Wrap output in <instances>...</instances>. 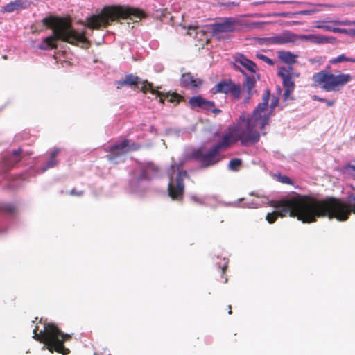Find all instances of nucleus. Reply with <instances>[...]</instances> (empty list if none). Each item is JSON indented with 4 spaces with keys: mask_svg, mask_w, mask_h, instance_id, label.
<instances>
[{
    "mask_svg": "<svg viewBox=\"0 0 355 355\" xmlns=\"http://www.w3.org/2000/svg\"><path fill=\"white\" fill-rule=\"evenodd\" d=\"M313 98L314 100H316V101H321V102H324L325 101L324 98H320V97H319L318 96H313Z\"/></svg>",
    "mask_w": 355,
    "mask_h": 355,
    "instance_id": "obj_41",
    "label": "nucleus"
},
{
    "mask_svg": "<svg viewBox=\"0 0 355 355\" xmlns=\"http://www.w3.org/2000/svg\"><path fill=\"white\" fill-rule=\"evenodd\" d=\"M241 164L240 159H233L229 163V168L232 171H237Z\"/></svg>",
    "mask_w": 355,
    "mask_h": 355,
    "instance_id": "obj_29",
    "label": "nucleus"
},
{
    "mask_svg": "<svg viewBox=\"0 0 355 355\" xmlns=\"http://www.w3.org/2000/svg\"><path fill=\"white\" fill-rule=\"evenodd\" d=\"M30 4L31 2L28 0H15L1 7L0 8V12L3 13H10L15 11H19L27 8Z\"/></svg>",
    "mask_w": 355,
    "mask_h": 355,
    "instance_id": "obj_13",
    "label": "nucleus"
},
{
    "mask_svg": "<svg viewBox=\"0 0 355 355\" xmlns=\"http://www.w3.org/2000/svg\"><path fill=\"white\" fill-rule=\"evenodd\" d=\"M241 26V21L234 17H225L221 21L210 26L213 37L218 40L224 37L223 33L239 31Z\"/></svg>",
    "mask_w": 355,
    "mask_h": 355,
    "instance_id": "obj_10",
    "label": "nucleus"
},
{
    "mask_svg": "<svg viewBox=\"0 0 355 355\" xmlns=\"http://www.w3.org/2000/svg\"><path fill=\"white\" fill-rule=\"evenodd\" d=\"M191 31L195 32V34H196L195 37H196L197 35L199 33H201L202 35H203L205 33V31L203 30H202L200 28H199L198 26H190L189 28L188 34L190 35H192L193 33Z\"/></svg>",
    "mask_w": 355,
    "mask_h": 355,
    "instance_id": "obj_31",
    "label": "nucleus"
},
{
    "mask_svg": "<svg viewBox=\"0 0 355 355\" xmlns=\"http://www.w3.org/2000/svg\"><path fill=\"white\" fill-rule=\"evenodd\" d=\"M232 85L233 83L232 82H220L216 85V89L214 92H213V93H223L227 94H229V92Z\"/></svg>",
    "mask_w": 355,
    "mask_h": 355,
    "instance_id": "obj_24",
    "label": "nucleus"
},
{
    "mask_svg": "<svg viewBox=\"0 0 355 355\" xmlns=\"http://www.w3.org/2000/svg\"><path fill=\"white\" fill-rule=\"evenodd\" d=\"M270 92L266 89L262 97V102L259 103L254 110L251 116L243 113L236 121V124L242 130V139L244 141H251L253 144L258 142L260 135H265V126L268 123L270 118L277 106L279 98L272 96L270 105H268Z\"/></svg>",
    "mask_w": 355,
    "mask_h": 355,
    "instance_id": "obj_2",
    "label": "nucleus"
},
{
    "mask_svg": "<svg viewBox=\"0 0 355 355\" xmlns=\"http://www.w3.org/2000/svg\"><path fill=\"white\" fill-rule=\"evenodd\" d=\"M257 58H259L260 60L264 61L266 63L268 64L269 65H273L274 64V62L272 59L269 58L268 57H267L266 55H263V54H257Z\"/></svg>",
    "mask_w": 355,
    "mask_h": 355,
    "instance_id": "obj_34",
    "label": "nucleus"
},
{
    "mask_svg": "<svg viewBox=\"0 0 355 355\" xmlns=\"http://www.w3.org/2000/svg\"><path fill=\"white\" fill-rule=\"evenodd\" d=\"M264 3H266L265 1H255V2H253L252 4L257 6V5H262V4H264Z\"/></svg>",
    "mask_w": 355,
    "mask_h": 355,
    "instance_id": "obj_44",
    "label": "nucleus"
},
{
    "mask_svg": "<svg viewBox=\"0 0 355 355\" xmlns=\"http://www.w3.org/2000/svg\"><path fill=\"white\" fill-rule=\"evenodd\" d=\"M297 38L318 44L334 43L336 41V39L334 37H327L319 34L297 35Z\"/></svg>",
    "mask_w": 355,
    "mask_h": 355,
    "instance_id": "obj_14",
    "label": "nucleus"
},
{
    "mask_svg": "<svg viewBox=\"0 0 355 355\" xmlns=\"http://www.w3.org/2000/svg\"><path fill=\"white\" fill-rule=\"evenodd\" d=\"M229 94H231V96L234 99H239L240 98L241 94V88L239 85L234 84L232 85L230 90L229 92Z\"/></svg>",
    "mask_w": 355,
    "mask_h": 355,
    "instance_id": "obj_27",
    "label": "nucleus"
},
{
    "mask_svg": "<svg viewBox=\"0 0 355 355\" xmlns=\"http://www.w3.org/2000/svg\"><path fill=\"white\" fill-rule=\"evenodd\" d=\"M276 209L268 213L266 217L269 223H273L278 216L287 215L297 217L303 223L315 222L318 218L328 216L338 220H346L349 214H355V196H352L348 203H345L334 198L318 199L308 196L297 195L289 198L270 202L266 197L259 201H252L245 205L248 208H257L268 205Z\"/></svg>",
    "mask_w": 355,
    "mask_h": 355,
    "instance_id": "obj_1",
    "label": "nucleus"
},
{
    "mask_svg": "<svg viewBox=\"0 0 355 355\" xmlns=\"http://www.w3.org/2000/svg\"><path fill=\"white\" fill-rule=\"evenodd\" d=\"M279 180L282 183H285V184H291V179L287 176H281L279 178Z\"/></svg>",
    "mask_w": 355,
    "mask_h": 355,
    "instance_id": "obj_37",
    "label": "nucleus"
},
{
    "mask_svg": "<svg viewBox=\"0 0 355 355\" xmlns=\"http://www.w3.org/2000/svg\"><path fill=\"white\" fill-rule=\"evenodd\" d=\"M44 25L53 29V35L44 38L38 48L47 50L55 48L58 40L77 45L88 42L85 31H78L71 26L70 20L62 17H49L42 19Z\"/></svg>",
    "mask_w": 355,
    "mask_h": 355,
    "instance_id": "obj_3",
    "label": "nucleus"
},
{
    "mask_svg": "<svg viewBox=\"0 0 355 355\" xmlns=\"http://www.w3.org/2000/svg\"><path fill=\"white\" fill-rule=\"evenodd\" d=\"M59 149L58 148H53L51 153L50 159L47 162L46 166H45L42 169V172H44L46 170H47L49 168L53 167L57 164V160L55 159L56 156L59 153Z\"/></svg>",
    "mask_w": 355,
    "mask_h": 355,
    "instance_id": "obj_25",
    "label": "nucleus"
},
{
    "mask_svg": "<svg viewBox=\"0 0 355 355\" xmlns=\"http://www.w3.org/2000/svg\"><path fill=\"white\" fill-rule=\"evenodd\" d=\"M294 78L282 79L283 86L284 87V99L286 101L295 88Z\"/></svg>",
    "mask_w": 355,
    "mask_h": 355,
    "instance_id": "obj_22",
    "label": "nucleus"
},
{
    "mask_svg": "<svg viewBox=\"0 0 355 355\" xmlns=\"http://www.w3.org/2000/svg\"><path fill=\"white\" fill-rule=\"evenodd\" d=\"M345 62H350L355 63V58L347 57V60H345Z\"/></svg>",
    "mask_w": 355,
    "mask_h": 355,
    "instance_id": "obj_45",
    "label": "nucleus"
},
{
    "mask_svg": "<svg viewBox=\"0 0 355 355\" xmlns=\"http://www.w3.org/2000/svg\"><path fill=\"white\" fill-rule=\"evenodd\" d=\"M235 65L236 67H242L250 73H255L257 69L254 62L242 54H239L236 57Z\"/></svg>",
    "mask_w": 355,
    "mask_h": 355,
    "instance_id": "obj_16",
    "label": "nucleus"
},
{
    "mask_svg": "<svg viewBox=\"0 0 355 355\" xmlns=\"http://www.w3.org/2000/svg\"><path fill=\"white\" fill-rule=\"evenodd\" d=\"M227 267V263H225V265L222 267V272H225V268Z\"/></svg>",
    "mask_w": 355,
    "mask_h": 355,
    "instance_id": "obj_47",
    "label": "nucleus"
},
{
    "mask_svg": "<svg viewBox=\"0 0 355 355\" xmlns=\"http://www.w3.org/2000/svg\"><path fill=\"white\" fill-rule=\"evenodd\" d=\"M189 103L193 109L199 107L203 110H211L214 107V102L207 101L200 95L191 98Z\"/></svg>",
    "mask_w": 355,
    "mask_h": 355,
    "instance_id": "obj_15",
    "label": "nucleus"
},
{
    "mask_svg": "<svg viewBox=\"0 0 355 355\" xmlns=\"http://www.w3.org/2000/svg\"><path fill=\"white\" fill-rule=\"evenodd\" d=\"M347 60V56H345L344 54H341L338 55V57L333 58L330 60L331 64H337L342 62H345Z\"/></svg>",
    "mask_w": 355,
    "mask_h": 355,
    "instance_id": "obj_33",
    "label": "nucleus"
},
{
    "mask_svg": "<svg viewBox=\"0 0 355 355\" xmlns=\"http://www.w3.org/2000/svg\"><path fill=\"white\" fill-rule=\"evenodd\" d=\"M242 132L243 130H240V128L235 123L229 128L228 132L223 135L220 141L214 146L207 153L204 155L202 150L198 149L193 153L192 157L198 159L205 167L212 166L220 159L218 154L220 150L225 149L238 141H240L243 146L253 144L251 141H244L242 139Z\"/></svg>",
    "mask_w": 355,
    "mask_h": 355,
    "instance_id": "obj_5",
    "label": "nucleus"
},
{
    "mask_svg": "<svg viewBox=\"0 0 355 355\" xmlns=\"http://www.w3.org/2000/svg\"><path fill=\"white\" fill-rule=\"evenodd\" d=\"M324 102H325L327 103V105L329 107L333 106L334 105V101H329V100L325 99V101Z\"/></svg>",
    "mask_w": 355,
    "mask_h": 355,
    "instance_id": "obj_39",
    "label": "nucleus"
},
{
    "mask_svg": "<svg viewBox=\"0 0 355 355\" xmlns=\"http://www.w3.org/2000/svg\"><path fill=\"white\" fill-rule=\"evenodd\" d=\"M153 170V166L149 165L144 168H142L139 173H136L135 175V179L131 181V187H133V184L139 181L150 178V171Z\"/></svg>",
    "mask_w": 355,
    "mask_h": 355,
    "instance_id": "obj_20",
    "label": "nucleus"
},
{
    "mask_svg": "<svg viewBox=\"0 0 355 355\" xmlns=\"http://www.w3.org/2000/svg\"><path fill=\"white\" fill-rule=\"evenodd\" d=\"M255 83L256 79L254 77L245 76L243 87L246 90L248 96L243 100L244 103H249L250 96L256 92V90L254 89Z\"/></svg>",
    "mask_w": 355,
    "mask_h": 355,
    "instance_id": "obj_19",
    "label": "nucleus"
},
{
    "mask_svg": "<svg viewBox=\"0 0 355 355\" xmlns=\"http://www.w3.org/2000/svg\"><path fill=\"white\" fill-rule=\"evenodd\" d=\"M169 182L168 185V196L173 200H181L184 194V180L188 178L186 171L180 170V165L172 164L168 171Z\"/></svg>",
    "mask_w": 355,
    "mask_h": 355,
    "instance_id": "obj_8",
    "label": "nucleus"
},
{
    "mask_svg": "<svg viewBox=\"0 0 355 355\" xmlns=\"http://www.w3.org/2000/svg\"><path fill=\"white\" fill-rule=\"evenodd\" d=\"M210 198V196H202L199 197L197 196H191V199L193 202H196L199 205H204L207 203V201Z\"/></svg>",
    "mask_w": 355,
    "mask_h": 355,
    "instance_id": "obj_28",
    "label": "nucleus"
},
{
    "mask_svg": "<svg viewBox=\"0 0 355 355\" xmlns=\"http://www.w3.org/2000/svg\"><path fill=\"white\" fill-rule=\"evenodd\" d=\"M344 171L346 174L355 179V165L347 164L344 167Z\"/></svg>",
    "mask_w": 355,
    "mask_h": 355,
    "instance_id": "obj_30",
    "label": "nucleus"
},
{
    "mask_svg": "<svg viewBox=\"0 0 355 355\" xmlns=\"http://www.w3.org/2000/svg\"><path fill=\"white\" fill-rule=\"evenodd\" d=\"M228 313H229V314H231L232 313V311L230 310Z\"/></svg>",
    "mask_w": 355,
    "mask_h": 355,
    "instance_id": "obj_48",
    "label": "nucleus"
},
{
    "mask_svg": "<svg viewBox=\"0 0 355 355\" xmlns=\"http://www.w3.org/2000/svg\"><path fill=\"white\" fill-rule=\"evenodd\" d=\"M295 3V4H304V5L310 6L312 7L310 9H306V10H303L296 12L297 15H313V14L320 11V10L318 8V7L328 6L327 5H324V4H312L310 3H301V2H298V1H281V2H279V3Z\"/></svg>",
    "mask_w": 355,
    "mask_h": 355,
    "instance_id": "obj_18",
    "label": "nucleus"
},
{
    "mask_svg": "<svg viewBox=\"0 0 355 355\" xmlns=\"http://www.w3.org/2000/svg\"><path fill=\"white\" fill-rule=\"evenodd\" d=\"M70 194L71 195H77V196H80L82 194V191H80V192H76L75 191V189H72L70 191Z\"/></svg>",
    "mask_w": 355,
    "mask_h": 355,
    "instance_id": "obj_40",
    "label": "nucleus"
},
{
    "mask_svg": "<svg viewBox=\"0 0 355 355\" xmlns=\"http://www.w3.org/2000/svg\"><path fill=\"white\" fill-rule=\"evenodd\" d=\"M313 80L315 85L320 86L326 92H337L352 80L349 73H338L337 75L321 71L313 74Z\"/></svg>",
    "mask_w": 355,
    "mask_h": 355,
    "instance_id": "obj_7",
    "label": "nucleus"
},
{
    "mask_svg": "<svg viewBox=\"0 0 355 355\" xmlns=\"http://www.w3.org/2000/svg\"><path fill=\"white\" fill-rule=\"evenodd\" d=\"M145 16L142 10L127 6H107L102 9L98 15H92L87 19L85 26L90 29H98L106 27L117 19H141Z\"/></svg>",
    "mask_w": 355,
    "mask_h": 355,
    "instance_id": "obj_4",
    "label": "nucleus"
},
{
    "mask_svg": "<svg viewBox=\"0 0 355 355\" xmlns=\"http://www.w3.org/2000/svg\"><path fill=\"white\" fill-rule=\"evenodd\" d=\"M296 39H297V35L286 31L280 34L265 37L262 40L266 44H284L291 42L293 43L296 41Z\"/></svg>",
    "mask_w": 355,
    "mask_h": 355,
    "instance_id": "obj_12",
    "label": "nucleus"
},
{
    "mask_svg": "<svg viewBox=\"0 0 355 355\" xmlns=\"http://www.w3.org/2000/svg\"><path fill=\"white\" fill-rule=\"evenodd\" d=\"M139 83H141V89L143 91L144 93H146L148 92H150L152 94L155 95L156 98H159V101L162 103H164V98H168V101L170 102H173L176 101V98L178 97L177 95H168V94H163L162 93L159 92L157 89H155L153 87V85L151 83H148V81H141L140 78L137 76H133L132 74L127 75L123 80H120L118 81V85L119 86L123 85H136Z\"/></svg>",
    "mask_w": 355,
    "mask_h": 355,
    "instance_id": "obj_9",
    "label": "nucleus"
},
{
    "mask_svg": "<svg viewBox=\"0 0 355 355\" xmlns=\"http://www.w3.org/2000/svg\"><path fill=\"white\" fill-rule=\"evenodd\" d=\"M315 28H319V29H323V30L327 31H331V32H333V30H334V27H332V26H329V25L318 24V25L315 26Z\"/></svg>",
    "mask_w": 355,
    "mask_h": 355,
    "instance_id": "obj_36",
    "label": "nucleus"
},
{
    "mask_svg": "<svg viewBox=\"0 0 355 355\" xmlns=\"http://www.w3.org/2000/svg\"><path fill=\"white\" fill-rule=\"evenodd\" d=\"M279 54V58L284 63L288 64L290 65L291 64L295 62V58L296 55L293 54L292 53L289 51H279L278 53Z\"/></svg>",
    "mask_w": 355,
    "mask_h": 355,
    "instance_id": "obj_23",
    "label": "nucleus"
},
{
    "mask_svg": "<svg viewBox=\"0 0 355 355\" xmlns=\"http://www.w3.org/2000/svg\"><path fill=\"white\" fill-rule=\"evenodd\" d=\"M334 24L342 25V26H351V37H355V21L349 20H334L331 21Z\"/></svg>",
    "mask_w": 355,
    "mask_h": 355,
    "instance_id": "obj_26",
    "label": "nucleus"
},
{
    "mask_svg": "<svg viewBox=\"0 0 355 355\" xmlns=\"http://www.w3.org/2000/svg\"><path fill=\"white\" fill-rule=\"evenodd\" d=\"M180 80L184 86L193 89L200 88L202 84L201 79L194 78L190 73L182 74Z\"/></svg>",
    "mask_w": 355,
    "mask_h": 355,
    "instance_id": "obj_17",
    "label": "nucleus"
},
{
    "mask_svg": "<svg viewBox=\"0 0 355 355\" xmlns=\"http://www.w3.org/2000/svg\"><path fill=\"white\" fill-rule=\"evenodd\" d=\"M278 75L282 79L297 78L299 76V73L294 72L291 65L280 67L279 68Z\"/></svg>",
    "mask_w": 355,
    "mask_h": 355,
    "instance_id": "obj_21",
    "label": "nucleus"
},
{
    "mask_svg": "<svg viewBox=\"0 0 355 355\" xmlns=\"http://www.w3.org/2000/svg\"><path fill=\"white\" fill-rule=\"evenodd\" d=\"M333 33H342L345 35H347L351 37V28H340L334 27L333 30Z\"/></svg>",
    "mask_w": 355,
    "mask_h": 355,
    "instance_id": "obj_32",
    "label": "nucleus"
},
{
    "mask_svg": "<svg viewBox=\"0 0 355 355\" xmlns=\"http://www.w3.org/2000/svg\"><path fill=\"white\" fill-rule=\"evenodd\" d=\"M301 23L300 21H293L291 22H289L288 24L289 26L291 25H294V24H300Z\"/></svg>",
    "mask_w": 355,
    "mask_h": 355,
    "instance_id": "obj_46",
    "label": "nucleus"
},
{
    "mask_svg": "<svg viewBox=\"0 0 355 355\" xmlns=\"http://www.w3.org/2000/svg\"><path fill=\"white\" fill-rule=\"evenodd\" d=\"M277 17H293L297 15L296 12H279L275 15Z\"/></svg>",
    "mask_w": 355,
    "mask_h": 355,
    "instance_id": "obj_35",
    "label": "nucleus"
},
{
    "mask_svg": "<svg viewBox=\"0 0 355 355\" xmlns=\"http://www.w3.org/2000/svg\"><path fill=\"white\" fill-rule=\"evenodd\" d=\"M131 189H132V191L135 192V193L140 192V189H139V187H132Z\"/></svg>",
    "mask_w": 355,
    "mask_h": 355,
    "instance_id": "obj_42",
    "label": "nucleus"
},
{
    "mask_svg": "<svg viewBox=\"0 0 355 355\" xmlns=\"http://www.w3.org/2000/svg\"><path fill=\"white\" fill-rule=\"evenodd\" d=\"M138 146L132 143L130 140L124 139L121 142L116 143L110 147L112 155H108V159L117 163L116 159L123 156L125 153L138 149Z\"/></svg>",
    "mask_w": 355,
    "mask_h": 355,
    "instance_id": "obj_11",
    "label": "nucleus"
},
{
    "mask_svg": "<svg viewBox=\"0 0 355 355\" xmlns=\"http://www.w3.org/2000/svg\"><path fill=\"white\" fill-rule=\"evenodd\" d=\"M37 327L33 329V338L43 343L42 349H48L51 352L55 351L58 353L67 354L69 349L64 347V342L69 340L71 336L62 333L55 324H44V329L37 333Z\"/></svg>",
    "mask_w": 355,
    "mask_h": 355,
    "instance_id": "obj_6",
    "label": "nucleus"
},
{
    "mask_svg": "<svg viewBox=\"0 0 355 355\" xmlns=\"http://www.w3.org/2000/svg\"><path fill=\"white\" fill-rule=\"evenodd\" d=\"M20 153H21V149L19 148V149L15 150L13 151V155L14 156H17V155H19L20 154Z\"/></svg>",
    "mask_w": 355,
    "mask_h": 355,
    "instance_id": "obj_43",
    "label": "nucleus"
},
{
    "mask_svg": "<svg viewBox=\"0 0 355 355\" xmlns=\"http://www.w3.org/2000/svg\"><path fill=\"white\" fill-rule=\"evenodd\" d=\"M214 114H217L221 112V110L218 108H214V107L210 110Z\"/></svg>",
    "mask_w": 355,
    "mask_h": 355,
    "instance_id": "obj_38",
    "label": "nucleus"
}]
</instances>
